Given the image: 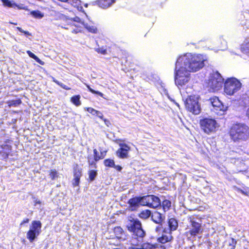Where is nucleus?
Returning a JSON list of instances; mask_svg holds the SVG:
<instances>
[{"label": "nucleus", "instance_id": "nucleus-46", "mask_svg": "<svg viewBox=\"0 0 249 249\" xmlns=\"http://www.w3.org/2000/svg\"><path fill=\"white\" fill-rule=\"evenodd\" d=\"M29 222V219L27 218H24L20 223V225H22L25 223H27Z\"/></svg>", "mask_w": 249, "mask_h": 249}, {"label": "nucleus", "instance_id": "nucleus-47", "mask_svg": "<svg viewBox=\"0 0 249 249\" xmlns=\"http://www.w3.org/2000/svg\"><path fill=\"white\" fill-rule=\"evenodd\" d=\"M128 249H137L135 246H134L131 244H130V246L128 247Z\"/></svg>", "mask_w": 249, "mask_h": 249}, {"label": "nucleus", "instance_id": "nucleus-49", "mask_svg": "<svg viewBox=\"0 0 249 249\" xmlns=\"http://www.w3.org/2000/svg\"><path fill=\"white\" fill-rule=\"evenodd\" d=\"M246 115L248 119H249V107L248 108L246 112Z\"/></svg>", "mask_w": 249, "mask_h": 249}, {"label": "nucleus", "instance_id": "nucleus-30", "mask_svg": "<svg viewBox=\"0 0 249 249\" xmlns=\"http://www.w3.org/2000/svg\"><path fill=\"white\" fill-rule=\"evenodd\" d=\"M31 15L36 18L40 19L44 17V14L39 10H34L30 12Z\"/></svg>", "mask_w": 249, "mask_h": 249}, {"label": "nucleus", "instance_id": "nucleus-32", "mask_svg": "<svg viewBox=\"0 0 249 249\" xmlns=\"http://www.w3.org/2000/svg\"><path fill=\"white\" fill-rule=\"evenodd\" d=\"M104 164L106 167H113L114 166V161L113 160L107 159L104 160Z\"/></svg>", "mask_w": 249, "mask_h": 249}, {"label": "nucleus", "instance_id": "nucleus-17", "mask_svg": "<svg viewBox=\"0 0 249 249\" xmlns=\"http://www.w3.org/2000/svg\"><path fill=\"white\" fill-rule=\"evenodd\" d=\"M163 232L165 234H162L161 236L158 238L157 241L158 242L161 244H165L167 242H170L173 240V237L172 235V232L164 229L163 230Z\"/></svg>", "mask_w": 249, "mask_h": 249}, {"label": "nucleus", "instance_id": "nucleus-6", "mask_svg": "<svg viewBox=\"0 0 249 249\" xmlns=\"http://www.w3.org/2000/svg\"><path fill=\"white\" fill-rule=\"evenodd\" d=\"M224 80V78L218 72H213L210 75L207 86L213 91L218 90L222 88Z\"/></svg>", "mask_w": 249, "mask_h": 249}, {"label": "nucleus", "instance_id": "nucleus-13", "mask_svg": "<svg viewBox=\"0 0 249 249\" xmlns=\"http://www.w3.org/2000/svg\"><path fill=\"white\" fill-rule=\"evenodd\" d=\"M119 145L120 147L116 152L117 157L123 159L128 158L129 152L131 149L130 146L125 143H120Z\"/></svg>", "mask_w": 249, "mask_h": 249}, {"label": "nucleus", "instance_id": "nucleus-23", "mask_svg": "<svg viewBox=\"0 0 249 249\" xmlns=\"http://www.w3.org/2000/svg\"><path fill=\"white\" fill-rule=\"evenodd\" d=\"M113 232L115 237L118 239H124V231L120 226L115 227L113 229Z\"/></svg>", "mask_w": 249, "mask_h": 249}, {"label": "nucleus", "instance_id": "nucleus-44", "mask_svg": "<svg viewBox=\"0 0 249 249\" xmlns=\"http://www.w3.org/2000/svg\"><path fill=\"white\" fill-rule=\"evenodd\" d=\"M102 120L104 122L105 124L107 127H109L111 125V124L109 120H108L107 119L104 118V117H103V119Z\"/></svg>", "mask_w": 249, "mask_h": 249}, {"label": "nucleus", "instance_id": "nucleus-43", "mask_svg": "<svg viewBox=\"0 0 249 249\" xmlns=\"http://www.w3.org/2000/svg\"><path fill=\"white\" fill-rule=\"evenodd\" d=\"M17 29L18 31H19L20 32H21L22 33H23L25 35H28V36H31L32 35V34L30 33H29L28 31H24V30H22V28L19 27H17Z\"/></svg>", "mask_w": 249, "mask_h": 249}, {"label": "nucleus", "instance_id": "nucleus-25", "mask_svg": "<svg viewBox=\"0 0 249 249\" xmlns=\"http://www.w3.org/2000/svg\"><path fill=\"white\" fill-rule=\"evenodd\" d=\"M80 95H73L70 98V101L76 107H79L81 105Z\"/></svg>", "mask_w": 249, "mask_h": 249}, {"label": "nucleus", "instance_id": "nucleus-50", "mask_svg": "<svg viewBox=\"0 0 249 249\" xmlns=\"http://www.w3.org/2000/svg\"><path fill=\"white\" fill-rule=\"evenodd\" d=\"M193 247H194V246H191V247H187V248H186V249H192Z\"/></svg>", "mask_w": 249, "mask_h": 249}, {"label": "nucleus", "instance_id": "nucleus-19", "mask_svg": "<svg viewBox=\"0 0 249 249\" xmlns=\"http://www.w3.org/2000/svg\"><path fill=\"white\" fill-rule=\"evenodd\" d=\"M11 146L8 145L2 146V150L0 151V156L2 160H6L11 152Z\"/></svg>", "mask_w": 249, "mask_h": 249}, {"label": "nucleus", "instance_id": "nucleus-34", "mask_svg": "<svg viewBox=\"0 0 249 249\" xmlns=\"http://www.w3.org/2000/svg\"><path fill=\"white\" fill-rule=\"evenodd\" d=\"M70 3L74 7L77 8L79 9L80 8H81V1L79 0H69Z\"/></svg>", "mask_w": 249, "mask_h": 249}, {"label": "nucleus", "instance_id": "nucleus-7", "mask_svg": "<svg viewBox=\"0 0 249 249\" xmlns=\"http://www.w3.org/2000/svg\"><path fill=\"white\" fill-rule=\"evenodd\" d=\"M189 225V230L185 232L186 236L189 235L190 237H196L198 234L202 232L201 224L196 221L195 218L191 216L188 217Z\"/></svg>", "mask_w": 249, "mask_h": 249}, {"label": "nucleus", "instance_id": "nucleus-51", "mask_svg": "<svg viewBox=\"0 0 249 249\" xmlns=\"http://www.w3.org/2000/svg\"><path fill=\"white\" fill-rule=\"evenodd\" d=\"M36 204H41V201H39V200H38V201H36Z\"/></svg>", "mask_w": 249, "mask_h": 249}, {"label": "nucleus", "instance_id": "nucleus-10", "mask_svg": "<svg viewBox=\"0 0 249 249\" xmlns=\"http://www.w3.org/2000/svg\"><path fill=\"white\" fill-rule=\"evenodd\" d=\"M209 101L213 107V111L217 115L221 116L226 113L228 107L222 104L217 97H213L210 98Z\"/></svg>", "mask_w": 249, "mask_h": 249}, {"label": "nucleus", "instance_id": "nucleus-22", "mask_svg": "<svg viewBox=\"0 0 249 249\" xmlns=\"http://www.w3.org/2000/svg\"><path fill=\"white\" fill-rule=\"evenodd\" d=\"M151 218L154 223L156 224H161L163 220L164 217L161 213L155 211L152 214Z\"/></svg>", "mask_w": 249, "mask_h": 249}, {"label": "nucleus", "instance_id": "nucleus-33", "mask_svg": "<svg viewBox=\"0 0 249 249\" xmlns=\"http://www.w3.org/2000/svg\"><path fill=\"white\" fill-rule=\"evenodd\" d=\"M89 180L91 181L95 179L96 176L97 175L96 170H91L88 171Z\"/></svg>", "mask_w": 249, "mask_h": 249}, {"label": "nucleus", "instance_id": "nucleus-39", "mask_svg": "<svg viewBox=\"0 0 249 249\" xmlns=\"http://www.w3.org/2000/svg\"><path fill=\"white\" fill-rule=\"evenodd\" d=\"M237 244V241L233 238H231V241L229 243L230 249H235Z\"/></svg>", "mask_w": 249, "mask_h": 249}, {"label": "nucleus", "instance_id": "nucleus-31", "mask_svg": "<svg viewBox=\"0 0 249 249\" xmlns=\"http://www.w3.org/2000/svg\"><path fill=\"white\" fill-rule=\"evenodd\" d=\"M234 189L238 192H240L243 195L248 196L249 194V188L248 187H244V189H242L239 187L234 186Z\"/></svg>", "mask_w": 249, "mask_h": 249}, {"label": "nucleus", "instance_id": "nucleus-12", "mask_svg": "<svg viewBox=\"0 0 249 249\" xmlns=\"http://www.w3.org/2000/svg\"><path fill=\"white\" fill-rule=\"evenodd\" d=\"M142 197V206L156 208L161 205L160 200L159 197L154 195L143 196Z\"/></svg>", "mask_w": 249, "mask_h": 249}, {"label": "nucleus", "instance_id": "nucleus-26", "mask_svg": "<svg viewBox=\"0 0 249 249\" xmlns=\"http://www.w3.org/2000/svg\"><path fill=\"white\" fill-rule=\"evenodd\" d=\"M151 212L149 210H144L138 213V216L141 219H146L151 215Z\"/></svg>", "mask_w": 249, "mask_h": 249}, {"label": "nucleus", "instance_id": "nucleus-14", "mask_svg": "<svg viewBox=\"0 0 249 249\" xmlns=\"http://www.w3.org/2000/svg\"><path fill=\"white\" fill-rule=\"evenodd\" d=\"M93 161H90L89 159H90V157H88V164L89 166H93L95 168H96V162L99 160H100L103 159L106 156L107 151L105 150L103 151H101L100 155L99 154V153L96 149H94L93 150Z\"/></svg>", "mask_w": 249, "mask_h": 249}, {"label": "nucleus", "instance_id": "nucleus-5", "mask_svg": "<svg viewBox=\"0 0 249 249\" xmlns=\"http://www.w3.org/2000/svg\"><path fill=\"white\" fill-rule=\"evenodd\" d=\"M199 126L205 134L210 135L215 133L219 127L216 121L212 118L204 117L199 120Z\"/></svg>", "mask_w": 249, "mask_h": 249}, {"label": "nucleus", "instance_id": "nucleus-4", "mask_svg": "<svg viewBox=\"0 0 249 249\" xmlns=\"http://www.w3.org/2000/svg\"><path fill=\"white\" fill-rule=\"evenodd\" d=\"M174 79L175 84L178 87L184 86L190 79L189 70L182 64L178 65L177 61L175 69Z\"/></svg>", "mask_w": 249, "mask_h": 249}, {"label": "nucleus", "instance_id": "nucleus-38", "mask_svg": "<svg viewBox=\"0 0 249 249\" xmlns=\"http://www.w3.org/2000/svg\"><path fill=\"white\" fill-rule=\"evenodd\" d=\"M95 51L98 53L105 55L107 53V51L106 48L104 47H98L95 49Z\"/></svg>", "mask_w": 249, "mask_h": 249}, {"label": "nucleus", "instance_id": "nucleus-45", "mask_svg": "<svg viewBox=\"0 0 249 249\" xmlns=\"http://www.w3.org/2000/svg\"><path fill=\"white\" fill-rule=\"evenodd\" d=\"M113 167L114 168L118 171H121L122 169V167L120 165H115V164L114 166Z\"/></svg>", "mask_w": 249, "mask_h": 249}, {"label": "nucleus", "instance_id": "nucleus-20", "mask_svg": "<svg viewBox=\"0 0 249 249\" xmlns=\"http://www.w3.org/2000/svg\"><path fill=\"white\" fill-rule=\"evenodd\" d=\"M168 225L169 231L172 232L176 231L178 228V221L175 217H171L168 219Z\"/></svg>", "mask_w": 249, "mask_h": 249}, {"label": "nucleus", "instance_id": "nucleus-41", "mask_svg": "<svg viewBox=\"0 0 249 249\" xmlns=\"http://www.w3.org/2000/svg\"><path fill=\"white\" fill-rule=\"evenodd\" d=\"M54 82L57 85H58V86H59L60 87H61L62 88H63L64 89H66V90H70L71 89V88L68 87L67 86L63 84V83H62L57 80H54Z\"/></svg>", "mask_w": 249, "mask_h": 249}, {"label": "nucleus", "instance_id": "nucleus-52", "mask_svg": "<svg viewBox=\"0 0 249 249\" xmlns=\"http://www.w3.org/2000/svg\"><path fill=\"white\" fill-rule=\"evenodd\" d=\"M10 23H11V24H14V25H17V23H16L10 22Z\"/></svg>", "mask_w": 249, "mask_h": 249}, {"label": "nucleus", "instance_id": "nucleus-21", "mask_svg": "<svg viewBox=\"0 0 249 249\" xmlns=\"http://www.w3.org/2000/svg\"><path fill=\"white\" fill-rule=\"evenodd\" d=\"M116 0H98L97 1L98 5L102 8L106 9L115 3Z\"/></svg>", "mask_w": 249, "mask_h": 249}, {"label": "nucleus", "instance_id": "nucleus-15", "mask_svg": "<svg viewBox=\"0 0 249 249\" xmlns=\"http://www.w3.org/2000/svg\"><path fill=\"white\" fill-rule=\"evenodd\" d=\"M73 175L74 178L72 181V185L73 187L78 186L80 183V178L82 176V169L79 168L77 164L73 167Z\"/></svg>", "mask_w": 249, "mask_h": 249}, {"label": "nucleus", "instance_id": "nucleus-16", "mask_svg": "<svg viewBox=\"0 0 249 249\" xmlns=\"http://www.w3.org/2000/svg\"><path fill=\"white\" fill-rule=\"evenodd\" d=\"M130 244L138 249H157L158 248L159 245L155 243H151L149 242H145L142 244L139 243L137 242L136 243H134L131 241Z\"/></svg>", "mask_w": 249, "mask_h": 249}, {"label": "nucleus", "instance_id": "nucleus-2", "mask_svg": "<svg viewBox=\"0 0 249 249\" xmlns=\"http://www.w3.org/2000/svg\"><path fill=\"white\" fill-rule=\"evenodd\" d=\"M231 141L240 143L249 139V126L243 123H236L231 125L228 131Z\"/></svg>", "mask_w": 249, "mask_h": 249}, {"label": "nucleus", "instance_id": "nucleus-11", "mask_svg": "<svg viewBox=\"0 0 249 249\" xmlns=\"http://www.w3.org/2000/svg\"><path fill=\"white\" fill-rule=\"evenodd\" d=\"M185 105L187 110L194 114L197 115L200 113V106L194 97L189 96L186 99Z\"/></svg>", "mask_w": 249, "mask_h": 249}, {"label": "nucleus", "instance_id": "nucleus-37", "mask_svg": "<svg viewBox=\"0 0 249 249\" xmlns=\"http://www.w3.org/2000/svg\"><path fill=\"white\" fill-rule=\"evenodd\" d=\"M86 28L89 32L93 34H96L98 32L97 28L94 26H87Z\"/></svg>", "mask_w": 249, "mask_h": 249}, {"label": "nucleus", "instance_id": "nucleus-40", "mask_svg": "<svg viewBox=\"0 0 249 249\" xmlns=\"http://www.w3.org/2000/svg\"><path fill=\"white\" fill-rule=\"evenodd\" d=\"M1 1L3 2V5L5 6L12 7L14 5V4L9 0H1Z\"/></svg>", "mask_w": 249, "mask_h": 249}, {"label": "nucleus", "instance_id": "nucleus-1", "mask_svg": "<svg viewBox=\"0 0 249 249\" xmlns=\"http://www.w3.org/2000/svg\"><path fill=\"white\" fill-rule=\"evenodd\" d=\"M206 60L202 54L187 53L177 59V64H182L190 72H196L204 67Z\"/></svg>", "mask_w": 249, "mask_h": 249}, {"label": "nucleus", "instance_id": "nucleus-48", "mask_svg": "<svg viewBox=\"0 0 249 249\" xmlns=\"http://www.w3.org/2000/svg\"><path fill=\"white\" fill-rule=\"evenodd\" d=\"M157 249H166L164 246H159Z\"/></svg>", "mask_w": 249, "mask_h": 249}, {"label": "nucleus", "instance_id": "nucleus-29", "mask_svg": "<svg viewBox=\"0 0 249 249\" xmlns=\"http://www.w3.org/2000/svg\"><path fill=\"white\" fill-rule=\"evenodd\" d=\"M21 103L22 101L20 99L16 100H9L7 102V104L9 107H17L21 104Z\"/></svg>", "mask_w": 249, "mask_h": 249}, {"label": "nucleus", "instance_id": "nucleus-35", "mask_svg": "<svg viewBox=\"0 0 249 249\" xmlns=\"http://www.w3.org/2000/svg\"><path fill=\"white\" fill-rule=\"evenodd\" d=\"M87 88L89 91L91 93L99 95L100 97L104 98V94L99 91L95 90L92 89L89 85L86 84Z\"/></svg>", "mask_w": 249, "mask_h": 249}, {"label": "nucleus", "instance_id": "nucleus-18", "mask_svg": "<svg viewBox=\"0 0 249 249\" xmlns=\"http://www.w3.org/2000/svg\"><path fill=\"white\" fill-rule=\"evenodd\" d=\"M142 196H135L130 198L128 201V204L130 207H138L139 204L142 205Z\"/></svg>", "mask_w": 249, "mask_h": 249}, {"label": "nucleus", "instance_id": "nucleus-28", "mask_svg": "<svg viewBox=\"0 0 249 249\" xmlns=\"http://www.w3.org/2000/svg\"><path fill=\"white\" fill-rule=\"evenodd\" d=\"M27 53L30 57L35 60L39 64L41 65H44L45 63L30 51H27Z\"/></svg>", "mask_w": 249, "mask_h": 249}, {"label": "nucleus", "instance_id": "nucleus-36", "mask_svg": "<svg viewBox=\"0 0 249 249\" xmlns=\"http://www.w3.org/2000/svg\"><path fill=\"white\" fill-rule=\"evenodd\" d=\"M49 175L52 180H54L58 177V173L55 169H52L50 171Z\"/></svg>", "mask_w": 249, "mask_h": 249}, {"label": "nucleus", "instance_id": "nucleus-8", "mask_svg": "<svg viewBox=\"0 0 249 249\" xmlns=\"http://www.w3.org/2000/svg\"><path fill=\"white\" fill-rule=\"evenodd\" d=\"M241 88V83L235 78L227 79L224 83V92L229 95H232Z\"/></svg>", "mask_w": 249, "mask_h": 249}, {"label": "nucleus", "instance_id": "nucleus-24", "mask_svg": "<svg viewBox=\"0 0 249 249\" xmlns=\"http://www.w3.org/2000/svg\"><path fill=\"white\" fill-rule=\"evenodd\" d=\"M85 109L86 110H87L88 112L91 114L92 115L97 116L101 119H103L104 115L101 112L91 107H86Z\"/></svg>", "mask_w": 249, "mask_h": 249}, {"label": "nucleus", "instance_id": "nucleus-53", "mask_svg": "<svg viewBox=\"0 0 249 249\" xmlns=\"http://www.w3.org/2000/svg\"><path fill=\"white\" fill-rule=\"evenodd\" d=\"M120 249L119 248H114V249Z\"/></svg>", "mask_w": 249, "mask_h": 249}, {"label": "nucleus", "instance_id": "nucleus-9", "mask_svg": "<svg viewBox=\"0 0 249 249\" xmlns=\"http://www.w3.org/2000/svg\"><path fill=\"white\" fill-rule=\"evenodd\" d=\"M42 227L41 222L39 220L32 222L30 229L26 233V238L30 242H33L39 235Z\"/></svg>", "mask_w": 249, "mask_h": 249}, {"label": "nucleus", "instance_id": "nucleus-27", "mask_svg": "<svg viewBox=\"0 0 249 249\" xmlns=\"http://www.w3.org/2000/svg\"><path fill=\"white\" fill-rule=\"evenodd\" d=\"M171 207V202L168 199H165L162 201V207L164 212L168 211Z\"/></svg>", "mask_w": 249, "mask_h": 249}, {"label": "nucleus", "instance_id": "nucleus-3", "mask_svg": "<svg viewBox=\"0 0 249 249\" xmlns=\"http://www.w3.org/2000/svg\"><path fill=\"white\" fill-rule=\"evenodd\" d=\"M126 228L131 233L132 237L138 241H142L145 235L141 222L137 218L129 216L127 221Z\"/></svg>", "mask_w": 249, "mask_h": 249}, {"label": "nucleus", "instance_id": "nucleus-42", "mask_svg": "<svg viewBox=\"0 0 249 249\" xmlns=\"http://www.w3.org/2000/svg\"><path fill=\"white\" fill-rule=\"evenodd\" d=\"M242 51L246 53H249V43L243 44L242 47Z\"/></svg>", "mask_w": 249, "mask_h": 249}]
</instances>
